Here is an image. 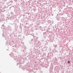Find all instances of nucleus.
Returning a JSON list of instances; mask_svg holds the SVG:
<instances>
[{"label":"nucleus","mask_w":73,"mask_h":73,"mask_svg":"<svg viewBox=\"0 0 73 73\" xmlns=\"http://www.w3.org/2000/svg\"><path fill=\"white\" fill-rule=\"evenodd\" d=\"M68 63H70V61H68Z\"/></svg>","instance_id":"1"}]
</instances>
